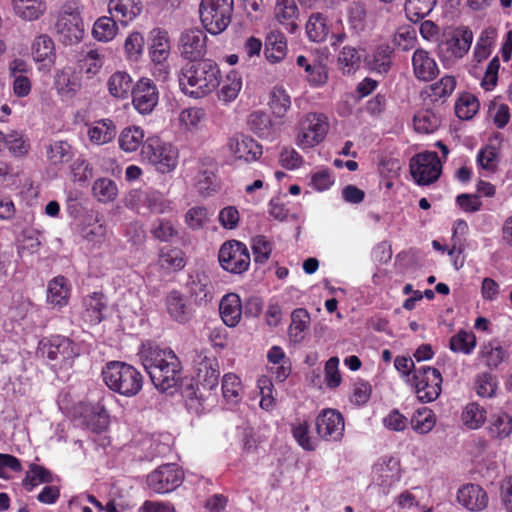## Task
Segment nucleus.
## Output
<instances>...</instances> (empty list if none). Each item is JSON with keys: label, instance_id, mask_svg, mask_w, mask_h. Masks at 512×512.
Returning <instances> with one entry per match:
<instances>
[{"label": "nucleus", "instance_id": "39448f33", "mask_svg": "<svg viewBox=\"0 0 512 512\" xmlns=\"http://www.w3.org/2000/svg\"><path fill=\"white\" fill-rule=\"evenodd\" d=\"M234 10V0H202L199 7L203 27L218 35L229 26Z\"/></svg>", "mask_w": 512, "mask_h": 512}, {"label": "nucleus", "instance_id": "4d7b16f0", "mask_svg": "<svg viewBox=\"0 0 512 512\" xmlns=\"http://www.w3.org/2000/svg\"><path fill=\"white\" fill-rule=\"evenodd\" d=\"M291 433L298 445L305 451H314L317 441L310 435V425L306 420H297L291 424Z\"/></svg>", "mask_w": 512, "mask_h": 512}, {"label": "nucleus", "instance_id": "e433bc0d", "mask_svg": "<svg viewBox=\"0 0 512 512\" xmlns=\"http://www.w3.org/2000/svg\"><path fill=\"white\" fill-rule=\"evenodd\" d=\"M296 63L304 69L306 73L305 78L311 86L319 87L326 83L328 78L327 71L320 62L314 61L311 63L304 55H299L296 58Z\"/></svg>", "mask_w": 512, "mask_h": 512}, {"label": "nucleus", "instance_id": "412c9836", "mask_svg": "<svg viewBox=\"0 0 512 512\" xmlns=\"http://www.w3.org/2000/svg\"><path fill=\"white\" fill-rule=\"evenodd\" d=\"M77 350L76 344L71 339L57 335L49 340L46 355L49 360L66 363L72 361L78 355Z\"/></svg>", "mask_w": 512, "mask_h": 512}, {"label": "nucleus", "instance_id": "338daca9", "mask_svg": "<svg viewBox=\"0 0 512 512\" xmlns=\"http://www.w3.org/2000/svg\"><path fill=\"white\" fill-rule=\"evenodd\" d=\"M92 191L93 195L103 203L113 201L118 194L116 183L109 178L97 179L93 184Z\"/></svg>", "mask_w": 512, "mask_h": 512}, {"label": "nucleus", "instance_id": "0e129e2a", "mask_svg": "<svg viewBox=\"0 0 512 512\" xmlns=\"http://www.w3.org/2000/svg\"><path fill=\"white\" fill-rule=\"evenodd\" d=\"M242 383L233 373H227L222 379V394L227 402L237 403L241 399Z\"/></svg>", "mask_w": 512, "mask_h": 512}, {"label": "nucleus", "instance_id": "f257e3e1", "mask_svg": "<svg viewBox=\"0 0 512 512\" xmlns=\"http://www.w3.org/2000/svg\"><path fill=\"white\" fill-rule=\"evenodd\" d=\"M137 355L158 390L165 392L179 384L182 363L171 348L146 341L139 347Z\"/></svg>", "mask_w": 512, "mask_h": 512}, {"label": "nucleus", "instance_id": "f704fd0d", "mask_svg": "<svg viewBox=\"0 0 512 512\" xmlns=\"http://www.w3.org/2000/svg\"><path fill=\"white\" fill-rule=\"evenodd\" d=\"M87 134L92 143L103 145L115 138L116 126L111 119L97 120L88 128Z\"/></svg>", "mask_w": 512, "mask_h": 512}, {"label": "nucleus", "instance_id": "680f3d73", "mask_svg": "<svg viewBox=\"0 0 512 512\" xmlns=\"http://www.w3.org/2000/svg\"><path fill=\"white\" fill-rule=\"evenodd\" d=\"M479 107V101L474 95L464 93L455 103V113L458 118L469 120L478 112Z\"/></svg>", "mask_w": 512, "mask_h": 512}, {"label": "nucleus", "instance_id": "ea45409f", "mask_svg": "<svg viewBox=\"0 0 512 512\" xmlns=\"http://www.w3.org/2000/svg\"><path fill=\"white\" fill-rule=\"evenodd\" d=\"M47 300L54 306L63 307L67 305L70 297V286L68 280L63 276L52 279L48 284Z\"/></svg>", "mask_w": 512, "mask_h": 512}, {"label": "nucleus", "instance_id": "bf43d9fd", "mask_svg": "<svg viewBox=\"0 0 512 512\" xmlns=\"http://www.w3.org/2000/svg\"><path fill=\"white\" fill-rule=\"evenodd\" d=\"M329 33L326 18L320 14H312L306 24V34L313 42H323Z\"/></svg>", "mask_w": 512, "mask_h": 512}, {"label": "nucleus", "instance_id": "9d476101", "mask_svg": "<svg viewBox=\"0 0 512 512\" xmlns=\"http://www.w3.org/2000/svg\"><path fill=\"white\" fill-rule=\"evenodd\" d=\"M220 266L232 274H242L250 265V253L247 246L237 240L224 242L218 253Z\"/></svg>", "mask_w": 512, "mask_h": 512}, {"label": "nucleus", "instance_id": "4c0bfd02", "mask_svg": "<svg viewBox=\"0 0 512 512\" xmlns=\"http://www.w3.org/2000/svg\"><path fill=\"white\" fill-rule=\"evenodd\" d=\"M392 49L387 44H382L366 57L365 61L371 71L379 74L387 73L391 67Z\"/></svg>", "mask_w": 512, "mask_h": 512}, {"label": "nucleus", "instance_id": "5fc2aeb1", "mask_svg": "<svg viewBox=\"0 0 512 512\" xmlns=\"http://www.w3.org/2000/svg\"><path fill=\"white\" fill-rule=\"evenodd\" d=\"M117 19L114 16H102L96 20L93 25L92 35L101 42H108L112 40L118 31Z\"/></svg>", "mask_w": 512, "mask_h": 512}, {"label": "nucleus", "instance_id": "5701e85b", "mask_svg": "<svg viewBox=\"0 0 512 512\" xmlns=\"http://www.w3.org/2000/svg\"><path fill=\"white\" fill-rule=\"evenodd\" d=\"M457 501L470 511H481L488 505V495L481 486L469 483L459 488Z\"/></svg>", "mask_w": 512, "mask_h": 512}, {"label": "nucleus", "instance_id": "052dcab7", "mask_svg": "<svg viewBox=\"0 0 512 512\" xmlns=\"http://www.w3.org/2000/svg\"><path fill=\"white\" fill-rule=\"evenodd\" d=\"M414 128L419 133H433L440 126V118L430 109L419 111L413 119Z\"/></svg>", "mask_w": 512, "mask_h": 512}, {"label": "nucleus", "instance_id": "c85d7f7f", "mask_svg": "<svg viewBox=\"0 0 512 512\" xmlns=\"http://www.w3.org/2000/svg\"><path fill=\"white\" fill-rule=\"evenodd\" d=\"M54 88L62 97H73L81 89V82L72 67L57 70L54 76Z\"/></svg>", "mask_w": 512, "mask_h": 512}, {"label": "nucleus", "instance_id": "7ed1b4c3", "mask_svg": "<svg viewBox=\"0 0 512 512\" xmlns=\"http://www.w3.org/2000/svg\"><path fill=\"white\" fill-rule=\"evenodd\" d=\"M103 381L113 392L133 397L142 390L144 377L134 366L122 362H108L102 370Z\"/></svg>", "mask_w": 512, "mask_h": 512}, {"label": "nucleus", "instance_id": "72a5a7b5", "mask_svg": "<svg viewBox=\"0 0 512 512\" xmlns=\"http://www.w3.org/2000/svg\"><path fill=\"white\" fill-rule=\"evenodd\" d=\"M490 438L503 440L512 433V417L506 412H498L490 415L486 427Z\"/></svg>", "mask_w": 512, "mask_h": 512}, {"label": "nucleus", "instance_id": "4be33fe9", "mask_svg": "<svg viewBox=\"0 0 512 512\" xmlns=\"http://www.w3.org/2000/svg\"><path fill=\"white\" fill-rule=\"evenodd\" d=\"M82 307V319L90 325H97L104 319L107 298L101 292H93L83 298Z\"/></svg>", "mask_w": 512, "mask_h": 512}, {"label": "nucleus", "instance_id": "58836bf2", "mask_svg": "<svg viewBox=\"0 0 512 512\" xmlns=\"http://www.w3.org/2000/svg\"><path fill=\"white\" fill-rule=\"evenodd\" d=\"M287 51V43L285 36L276 31L270 32L266 37L265 42V57L271 63L281 61Z\"/></svg>", "mask_w": 512, "mask_h": 512}, {"label": "nucleus", "instance_id": "f8f14e48", "mask_svg": "<svg viewBox=\"0 0 512 512\" xmlns=\"http://www.w3.org/2000/svg\"><path fill=\"white\" fill-rule=\"evenodd\" d=\"M329 129L327 117L321 113H308L300 122L297 144L302 148H311L324 140Z\"/></svg>", "mask_w": 512, "mask_h": 512}, {"label": "nucleus", "instance_id": "6ab92c4d", "mask_svg": "<svg viewBox=\"0 0 512 512\" xmlns=\"http://www.w3.org/2000/svg\"><path fill=\"white\" fill-rule=\"evenodd\" d=\"M187 290L196 305H206L211 302L214 297V287L208 275L197 272L189 275L186 284Z\"/></svg>", "mask_w": 512, "mask_h": 512}, {"label": "nucleus", "instance_id": "49530a36", "mask_svg": "<svg viewBox=\"0 0 512 512\" xmlns=\"http://www.w3.org/2000/svg\"><path fill=\"white\" fill-rule=\"evenodd\" d=\"M107 86L113 97L124 99L132 92V78L124 71H117L109 77Z\"/></svg>", "mask_w": 512, "mask_h": 512}, {"label": "nucleus", "instance_id": "bb28decb", "mask_svg": "<svg viewBox=\"0 0 512 512\" xmlns=\"http://www.w3.org/2000/svg\"><path fill=\"white\" fill-rule=\"evenodd\" d=\"M141 0H110L108 11L122 25H128L135 20L142 12Z\"/></svg>", "mask_w": 512, "mask_h": 512}, {"label": "nucleus", "instance_id": "393cba45", "mask_svg": "<svg viewBox=\"0 0 512 512\" xmlns=\"http://www.w3.org/2000/svg\"><path fill=\"white\" fill-rule=\"evenodd\" d=\"M196 381L204 390H213L218 386L220 369L215 357H203L197 364Z\"/></svg>", "mask_w": 512, "mask_h": 512}, {"label": "nucleus", "instance_id": "a19ab883", "mask_svg": "<svg viewBox=\"0 0 512 512\" xmlns=\"http://www.w3.org/2000/svg\"><path fill=\"white\" fill-rule=\"evenodd\" d=\"M31 51L36 62H54L55 45L53 39L47 34H41L34 39Z\"/></svg>", "mask_w": 512, "mask_h": 512}, {"label": "nucleus", "instance_id": "f03ea898", "mask_svg": "<svg viewBox=\"0 0 512 512\" xmlns=\"http://www.w3.org/2000/svg\"><path fill=\"white\" fill-rule=\"evenodd\" d=\"M180 90L195 99L203 98L217 89L221 82V71L212 59L187 62L178 72Z\"/></svg>", "mask_w": 512, "mask_h": 512}, {"label": "nucleus", "instance_id": "f3484780", "mask_svg": "<svg viewBox=\"0 0 512 512\" xmlns=\"http://www.w3.org/2000/svg\"><path fill=\"white\" fill-rule=\"evenodd\" d=\"M227 145L235 159L245 163L259 160L263 154L262 146L249 136L236 135L231 137Z\"/></svg>", "mask_w": 512, "mask_h": 512}, {"label": "nucleus", "instance_id": "c756f323", "mask_svg": "<svg viewBox=\"0 0 512 512\" xmlns=\"http://www.w3.org/2000/svg\"><path fill=\"white\" fill-rule=\"evenodd\" d=\"M274 14L275 19L284 26L288 32L294 33L297 30L299 9L295 0H276Z\"/></svg>", "mask_w": 512, "mask_h": 512}, {"label": "nucleus", "instance_id": "a878e982", "mask_svg": "<svg viewBox=\"0 0 512 512\" xmlns=\"http://www.w3.org/2000/svg\"><path fill=\"white\" fill-rule=\"evenodd\" d=\"M219 313L226 326L236 327L243 315V305L240 296L236 293L224 295L219 303Z\"/></svg>", "mask_w": 512, "mask_h": 512}, {"label": "nucleus", "instance_id": "473e14b6", "mask_svg": "<svg viewBox=\"0 0 512 512\" xmlns=\"http://www.w3.org/2000/svg\"><path fill=\"white\" fill-rule=\"evenodd\" d=\"M373 473L382 485H391L400 478V463L391 456H384L373 467Z\"/></svg>", "mask_w": 512, "mask_h": 512}, {"label": "nucleus", "instance_id": "2eb2a0df", "mask_svg": "<svg viewBox=\"0 0 512 512\" xmlns=\"http://www.w3.org/2000/svg\"><path fill=\"white\" fill-rule=\"evenodd\" d=\"M158 100L157 87L150 79H140L132 89V103L140 114H150L158 104Z\"/></svg>", "mask_w": 512, "mask_h": 512}, {"label": "nucleus", "instance_id": "3c124183", "mask_svg": "<svg viewBox=\"0 0 512 512\" xmlns=\"http://www.w3.org/2000/svg\"><path fill=\"white\" fill-rule=\"evenodd\" d=\"M477 345L476 336L471 331L459 330L449 340V348L455 353L470 355Z\"/></svg>", "mask_w": 512, "mask_h": 512}, {"label": "nucleus", "instance_id": "de8ad7c7", "mask_svg": "<svg viewBox=\"0 0 512 512\" xmlns=\"http://www.w3.org/2000/svg\"><path fill=\"white\" fill-rule=\"evenodd\" d=\"M242 88V78L237 71H230L217 92L218 99L224 103L234 101Z\"/></svg>", "mask_w": 512, "mask_h": 512}, {"label": "nucleus", "instance_id": "4468645a", "mask_svg": "<svg viewBox=\"0 0 512 512\" xmlns=\"http://www.w3.org/2000/svg\"><path fill=\"white\" fill-rule=\"evenodd\" d=\"M180 55L188 62L204 59L207 52V36L200 28L186 29L179 38Z\"/></svg>", "mask_w": 512, "mask_h": 512}, {"label": "nucleus", "instance_id": "a18cd8bd", "mask_svg": "<svg viewBox=\"0 0 512 512\" xmlns=\"http://www.w3.org/2000/svg\"><path fill=\"white\" fill-rule=\"evenodd\" d=\"M310 314L304 308H297L291 314V324L288 329L289 337L294 342L304 339V332L309 328Z\"/></svg>", "mask_w": 512, "mask_h": 512}, {"label": "nucleus", "instance_id": "ddd939ff", "mask_svg": "<svg viewBox=\"0 0 512 512\" xmlns=\"http://www.w3.org/2000/svg\"><path fill=\"white\" fill-rule=\"evenodd\" d=\"M183 480V470L175 463H167L159 466L148 475L147 485L157 494H166L178 488Z\"/></svg>", "mask_w": 512, "mask_h": 512}, {"label": "nucleus", "instance_id": "9b49d317", "mask_svg": "<svg viewBox=\"0 0 512 512\" xmlns=\"http://www.w3.org/2000/svg\"><path fill=\"white\" fill-rule=\"evenodd\" d=\"M318 437L331 443L341 442L345 432V420L340 411L333 408L322 409L315 419Z\"/></svg>", "mask_w": 512, "mask_h": 512}, {"label": "nucleus", "instance_id": "774afa93", "mask_svg": "<svg viewBox=\"0 0 512 512\" xmlns=\"http://www.w3.org/2000/svg\"><path fill=\"white\" fill-rule=\"evenodd\" d=\"M361 56L358 50L351 46H344L338 56V64L343 73L350 74L360 65Z\"/></svg>", "mask_w": 512, "mask_h": 512}, {"label": "nucleus", "instance_id": "2f4dec72", "mask_svg": "<svg viewBox=\"0 0 512 512\" xmlns=\"http://www.w3.org/2000/svg\"><path fill=\"white\" fill-rule=\"evenodd\" d=\"M15 15L24 21L39 19L46 11L45 0H12Z\"/></svg>", "mask_w": 512, "mask_h": 512}, {"label": "nucleus", "instance_id": "aec40b11", "mask_svg": "<svg viewBox=\"0 0 512 512\" xmlns=\"http://www.w3.org/2000/svg\"><path fill=\"white\" fill-rule=\"evenodd\" d=\"M152 45L149 50V55L153 63L158 65L157 70L159 75L165 79L169 74L168 66L165 61L170 55V41L168 33L164 30H154Z\"/></svg>", "mask_w": 512, "mask_h": 512}, {"label": "nucleus", "instance_id": "603ef678", "mask_svg": "<svg viewBox=\"0 0 512 512\" xmlns=\"http://www.w3.org/2000/svg\"><path fill=\"white\" fill-rule=\"evenodd\" d=\"M52 482L53 475L50 470H48L44 466L31 463L29 465V470L26 472V475L22 480V485L28 491H31L34 487L41 483L49 484Z\"/></svg>", "mask_w": 512, "mask_h": 512}, {"label": "nucleus", "instance_id": "e2e57ef3", "mask_svg": "<svg viewBox=\"0 0 512 512\" xmlns=\"http://www.w3.org/2000/svg\"><path fill=\"white\" fill-rule=\"evenodd\" d=\"M3 143L14 156L26 155L30 150L29 140L25 138L22 133L17 131L4 134Z\"/></svg>", "mask_w": 512, "mask_h": 512}, {"label": "nucleus", "instance_id": "0eeeda50", "mask_svg": "<svg viewBox=\"0 0 512 512\" xmlns=\"http://www.w3.org/2000/svg\"><path fill=\"white\" fill-rule=\"evenodd\" d=\"M443 378L434 367L422 365L414 370L412 385L417 398L422 403L435 401L441 394Z\"/></svg>", "mask_w": 512, "mask_h": 512}, {"label": "nucleus", "instance_id": "a211bd4d", "mask_svg": "<svg viewBox=\"0 0 512 512\" xmlns=\"http://www.w3.org/2000/svg\"><path fill=\"white\" fill-rule=\"evenodd\" d=\"M166 311L170 318L179 323L186 324L194 317V310L186 297L178 290L170 291L165 298Z\"/></svg>", "mask_w": 512, "mask_h": 512}, {"label": "nucleus", "instance_id": "864d4df0", "mask_svg": "<svg viewBox=\"0 0 512 512\" xmlns=\"http://www.w3.org/2000/svg\"><path fill=\"white\" fill-rule=\"evenodd\" d=\"M496 36V30L492 27H488L481 32L473 52V58L477 63L486 60L490 56Z\"/></svg>", "mask_w": 512, "mask_h": 512}, {"label": "nucleus", "instance_id": "c03bdc74", "mask_svg": "<svg viewBox=\"0 0 512 512\" xmlns=\"http://www.w3.org/2000/svg\"><path fill=\"white\" fill-rule=\"evenodd\" d=\"M144 131L138 126L124 128L118 138L119 147L125 152H135L144 144Z\"/></svg>", "mask_w": 512, "mask_h": 512}, {"label": "nucleus", "instance_id": "c9c22d12", "mask_svg": "<svg viewBox=\"0 0 512 512\" xmlns=\"http://www.w3.org/2000/svg\"><path fill=\"white\" fill-rule=\"evenodd\" d=\"M269 109L277 119H283L291 108V97L282 86H274L269 93Z\"/></svg>", "mask_w": 512, "mask_h": 512}, {"label": "nucleus", "instance_id": "13d9d810", "mask_svg": "<svg viewBox=\"0 0 512 512\" xmlns=\"http://www.w3.org/2000/svg\"><path fill=\"white\" fill-rule=\"evenodd\" d=\"M436 424V415L428 407L417 409L411 418L413 430L419 434L429 433Z\"/></svg>", "mask_w": 512, "mask_h": 512}, {"label": "nucleus", "instance_id": "8fccbe9b", "mask_svg": "<svg viewBox=\"0 0 512 512\" xmlns=\"http://www.w3.org/2000/svg\"><path fill=\"white\" fill-rule=\"evenodd\" d=\"M507 357L506 351L497 340L485 343L480 350V358L490 369L497 368Z\"/></svg>", "mask_w": 512, "mask_h": 512}, {"label": "nucleus", "instance_id": "cd10ccee", "mask_svg": "<svg viewBox=\"0 0 512 512\" xmlns=\"http://www.w3.org/2000/svg\"><path fill=\"white\" fill-rule=\"evenodd\" d=\"M186 256L179 247L165 245L158 252V266L166 274L181 271L186 266Z\"/></svg>", "mask_w": 512, "mask_h": 512}, {"label": "nucleus", "instance_id": "6e6552de", "mask_svg": "<svg viewBox=\"0 0 512 512\" xmlns=\"http://www.w3.org/2000/svg\"><path fill=\"white\" fill-rule=\"evenodd\" d=\"M473 32L469 27L460 26L452 32L444 34L438 45V55L442 60H458L463 58L471 48Z\"/></svg>", "mask_w": 512, "mask_h": 512}, {"label": "nucleus", "instance_id": "7c9ffc66", "mask_svg": "<svg viewBox=\"0 0 512 512\" xmlns=\"http://www.w3.org/2000/svg\"><path fill=\"white\" fill-rule=\"evenodd\" d=\"M456 87V79L453 76L445 75L439 81L426 87L422 95L424 100L431 103H444L446 99L453 93Z\"/></svg>", "mask_w": 512, "mask_h": 512}, {"label": "nucleus", "instance_id": "1a4fd4ad", "mask_svg": "<svg viewBox=\"0 0 512 512\" xmlns=\"http://www.w3.org/2000/svg\"><path fill=\"white\" fill-rule=\"evenodd\" d=\"M409 168L414 181L418 185L425 186L439 179L442 165L436 152L425 151L410 159Z\"/></svg>", "mask_w": 512, "mask_h": 512}, {"label": "nucleus", "instance_id": "6e6d98bb", "mask_svg": "<svg viewBox=\"0 0 512 512\" xmlns=\"http://www.w3.org/2000/svg\"><path fill=\"white\" fill-rule=\"evenodd\" d=\"M73 150L71 145L66 141H54L48 145L46 156L50 164L60 165L67 163L73 158Z\"/></svg>", "mask_w": 512, "mask_h": 512}, {"label": "nucleus", "instance_id": "423d86ee", "mask_svg": "<svg viewBox=\"0 0 512 512\" xmlns=\"http://www.w3.org/2000/svg\"><path fill=\"white\" fill-rule=\"evenodd\" d=\"M141 155L161 173L173 171L178 164L177 149L158 136H150L145 140Z\"/></svg>", "mask_w": 512, "mask_h": 512}, {"label": "nucleus", "instance_id": "69168bd1", "mask_svg": "<svg viewBox=\"0 0 512 512\" xmlns=\"http://www.w3.org/2000/svg\"><path fill=\"white\" fill-rule=\"evenodd\" d=\"M144 204L152 213L156 214H165L173 210L172 202L159 191L146 192Z\"/></svg>", "mask_w": 512, "mask_h": 512}, {"label": "nucleus", "instance_id": "dca6fc26", "mask_svg": "<svg viewBox=\"0 0 512 512\" xmlns=\"http://www.w3.org/2000/svg\"><path fill=\"white\" fill-rule=\"evenodd\" d=\"M81 425L95 433L103 432L109 424V414L101 402L96 404L80 403Z\"/></svg>", "mask_w": 512, "mask_h": 512}, {"label": "nucleus", "instance_id": "37998d69", "mask_svg": "<svg viewBox=\"0 0 512 512\" xmlns=\"http://www.w3.org/2000/svg\"><path fill=\"white\" fill-rule=\"evenodd\" d=\"M437 4V0H406L404 11L407 19L413 23L422 21Z\"/></svg>", "mask_w": 512, "mask_h": 512}, {"label": "nucleus", "instance_id": "20e7f679", "mask_svg": "<svg viewBox=\"0 0 512 512\" xmlns=\"http://www.w3.org/2000/svg\"><path fill=\"white\" fill-rule=\"evenodd\" d=\"M55 31L58 40L65 46L80 43L84 37V22L78 2H65L58 14Z\"/></svg>", "mask_w": 512, "mask_h": 512}, {"label": "nucleus", "instance_id": "b1692460", "mask_svg": "<svg viewBox=\"0 0 512 512\" xmlns=\"http://www.w3.org/2000/svg\"><path fill=\"white\" fill-rule=\"evenodd\" d=\"M413 73L418 80L429 82L439 74L435 59L428 51L418 48L412 56Z\"/></svg>", "mask_w": 512, "mask_h": 512}, {"label": "nucleus", "instance_id": "79ce46f5", "mask_svg": "<svg viewBox=\"0 0 512 512\" xmlns=\"http://www.w3.org/2000/svg\"><path fill=\"white\" fill-rule=\"evenodd\" d=\"M103 64L104 55L98 49H91L78 59V68L88 79L96 76L101 71Z\"/></svg>", "mask_w": 512, "mask_h": 512}, {"label": "nucleus", "instance_id": "09e8293b", "mask_svg": "<svg viewBox=\"0 0 512 512\" xmlns=\"http://www.w3.org/2000/svg\"><path fill=\"white\" fill-rule=\"evenodd\" d=\"M486 419V409L477 402L468 403L461 414L463 424L470 430L479 429Z\"/></svg>", "mask_w": 512, "mask_h": 512}]
</instances>
